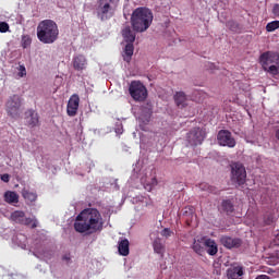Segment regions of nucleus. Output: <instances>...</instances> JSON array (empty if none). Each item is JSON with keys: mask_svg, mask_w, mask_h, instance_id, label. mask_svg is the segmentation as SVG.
I'll return each mask as SVG.
<instances>
[{"mask_svg": "<svg viewBox=\"0 0 279 279\" xmlns=\"http://www.w3.org/2000/svg\"><path fill=\"white\" fill-rule=\"evenodd\" d=\"M276 221V218L272 214H268L264 216V226H271Z\"/></svg>", "mask_w": 279, "mask_h": 279, "instance_id": "72a5a7b5", "label": "nucleus"}, {"mask_svg": "<svg viewBox=\"0 0 279 279\" xmlns=\"http://www.w3.org/2000/svg\"><path fill=\"white\" fill-rule=\"evenodd\" d=\"M192 250H194V252L196 254H198L199 256H202L204 254V246L202 245V243L199 241H194V243L192 245Z\"/></svg>", "mask_w": 279, "mask_h": 279, "instance_id": "cd10ccee", "label": "nucleus"}, {"mask_svg": "<svg viewBox=\"0 0 279 279\" xmlns=\"http://www.w3.org/2000/svg\"><path fill=\"white\" fill-rule=\"evenodd\" d=\"M279 29V21H272L266 25V32H276Z\"/></svg>", "mask_w": 279, "mask_h": 279, "instance_id": "c756f323", "label": "nucleus"}, {"mask_svg": "<svg viewBox=\"0 0 279 279\" xmlns=\"http://www.w3.org/2000/svg\"><path fill=\"white\" fill-rule=\"evenodd\" d=\"M10 32V24L8 22H0V34H5Z\"/></svg>", "mask_w": 279, "mask_h": 279, "instance_id": "e433bc0d", "label": "nucleus"}, {"mask_svg": "<svg viewBox=\"0 0 279 279\" xmlns=\"http://www.w3.org/2000/svg\"><path fill=\"white\" fill-rule=\"evenodd\" d=\"M19 71V77H25V75H27V70L24 68V65H20Z\"/></svg>", "mask_w": 279, "mask_h": 279, "instance_id": "ea45409f", "label": "nucleus"}, {"mask_svg": "<svg viewBox=\"0 0 279 279\" xmlns=\"http://www.w3.org/2000/svg\"><path fill=\"white\" fill-rule=\"evenodd\" d=\"M86 64H88V62L86 61V57H84V54H78L73 58V66L75 71H84V69H86Z\"/></svg>", "mask_w": 279, "mask_h": 279, "instance_id": "dca6fc26", "label": "nucleus"}, {"mask_svg": "<svg viewBox=\"0 0 279 279\" xmlns=\"http://www.w3.org/2000/svg\"><path fill=\"white\" fill-rule=\"evenodd\" d=\"M264 274H268L269 276H272V278H278L279 270L278 269H274V268H266L264 270Z\"/></svg>", "mask_w": 279, "mask_h": 279, "instance_id": "f704fd0d", "label": "nucleus"}, {"mask_svg": "<svg viewBox=\"0 0 279 279\" xmlns=\"http://www.w3.org/2000/svg\"><path fill=\"white\" fill-rule=\"evenodd\" d=\"M151 23H154V13L151 10L145 7H140L133 11L131 15L133 32L143 34V32H147L148 27H151Z\"/></svg>", "mask_w": 279, "mask_h": 279, "instance_id": "f03ea898", "label": "nucleus"}, {"mask_svg": "<svg viewBox=\"0 0 279 279\" xmlns=\"http://www.w3.org/2000/svg\"><path fill=\"white\" fill-rule=\"evenodd\" d=\"M199 189L201 191H206L207 193L217 194V187L209 185L208 183H201Z\"/></svg>", "mask_w": 279, "mask_h": 279, "instance_id": "bb28decb", "label": "nucleus"}, {"mask_svg": "<svg viewBox=\"0 0 279 279\" xmlns=\"http://www.w3.org/2000/svg\"><path fill=\"white\" fill-rule=\"evenodd\" d=\"M227 27L231 31V32H236L239 29V24L234 21H229L227 22Z\"/></svg>", "mask_w": 279, "mask_h": 279, "instance_id": "c9c22d12", "label": "nucleus"}, {"mask_svg": "<svg viewBox=\"0 0 279 279\" xmlns=\"http://www.w3.org/2000/svg\"><path fill=\"white\" fill-rule=\"evenodd\" d=\"M264 71L270 73V75H279V66L277 65H267Z\"/></svg>", "mask_w": 279, "mask_h": 279, "instance_id": "2f4dec72", "label": "nucleus"}, {"mask_svg": "<svg viewBox=\"0 0 279 279\" xmlns=\"http://www.w3.org/2000/svg\"><path fill=\"white\" fill-rule=\"evenodd\" d=\"M134 56V44H126L124 47L123 60L124 62H131Z\"/></svg>", "mask_w": 279, "mask_h": 279, "instance_id": "b1692460", "label": "nucleus"}, {"mask_svg": "<svg viewBox=\"0 0 279 279\" xmlns=\"http://www.w3.org/2000/svg\"><path fill=\"white\" fill-rule=\"evenodd\" d=\"M2 182H10V174L5 173L1 175Z\"/></svg>", "mask_w": 279, "mask_h": 279, "instance_id": "a19ab883", "label": "nucleus"}, {"mask_svg": "<svg viewBox=\"0 0 279 279\" xmlns=\"http://www.w3.org/2000/svg\"><path fill=\"white\" fill-rule=\"evenodd\" d=\"M255 279H270L267 275H259Z\"/></svg>", "mask_w": 279, "mask_h": 279, "instance_id": "37998d69", "label": "nucleus"}, {"mask_svg": "<svg viewBox=\"0 0 279 279\" xmlns=\"http://www.w3.org/2000/svg\"><path fill=\"white\" fill-rule=\"evenodd\" d=\"M171 234H173V231H171V229H169V228H165L161 231V236H165L166 239H169V236H171Z\"/></svg>", "mask_w": 279, "mask_h": 279, "instance_id": "4c0bfd02", "label": "nucleus"}, {"mask_svg": "<svg viewBox=\"0 0 279 279\" xmlns=\"http://www.w3.org/2000/svg\"><path fill=\"white\" fill-rule=\"evenodd\" d=\"M276 140L279 141V129L275 133Z\"/></svg>", "mask_w": 279, "mask_h": 279, "instance_id": "c03bdc74", "label": "nucleus"}, {"mask_svg": "<svg viewBox=\"0 0 279 279\" xmlns=\"http://www.w3.org/2000/svg\"><path fill=\"white\" fill-rule=\"evenodd\" d=\"M22 226H31L32 229L38 228V220L35 218H24Z\"/></svg>", "mask_w": 279, "mask_h": 279, "instance_id": "c85d7f7f", "label": "nucleus"}, {"mask_svg": "<svg viewBox=\"0 0 279 279\" xmlns=\"http://www.w3.org/2000/svg\"><path fill=\"white\" fill-rule=\"evenodd\" d=\"M118 252L120 256H130V241L128 239H121L118 242Z\"/></svg>", "mask_w": 279, "mask_h": 279, "instance_id": "f3484780", "label": "nucleus"}, {"mask_svg": "<svg viewBox=\"0 0 279 279\" xmlns=\"http://www.w3.org/2000/svg\"><path fill=\"white\" fill-rule=\"evenodd\" d=\"M60 36V28L53 20H44L37 25V38L43 45H53Z\"/></svg>", "mask_w": 279, "mask_h": 279, "instance_id": "7ed1b4c3", "label": "nucleus"}, {"mask_svg": "<svg viewBox=\"0 0 279 279\" xmlns=\"http://www.w3.org/2000/svg\"><path fill=\"white\" fill-rule=\"evenodd\" d=\"M187 142L190 145L196 147V145H202L204 143V138H206V134L202 129L199 128H194L187 133Z\"/></svg>", "mask_w": 279, "mask_h": 279, "instance_id": "9d476101", "label": "nucleus"}, {"mask_svg": "<svg viewBox=\"0 0 279 279\" xmlns=\"http://www.w3.org/2000/svg\"><path fill=\"white\" fill-rule=\"evenodd\" d=\"M117 12V0H97L96 14L99 21H110Z\"/></svg>", "mask_w": 279, "mask_h": 279, "instance_id": "20e7f679", "label": "nucleus"}, {"mask_svg": "<svg viewBox=\"0 0 279 279\" xmlns=\"http://www.w3.org/2000/svg\"><path fill=\"white\" fill-rule=\"evenodd\" d=\"M272 14H274V16L279 19V3H275L274 4V7H272Z\"/></svg>", "mask_w": 279, "mask_h": 279, "instance_id": "58836bf2", "label": "nucleus"}, {"mask_svg": "<svg viewBox=\"0 0 279 279\" xmlns=\"http://www.w3.org/2000/svg\"><path fill=\"white\" fill-rule=\"evenodd\" d=\"M279 263V251L276 253V256H270L267 259V265L276 266Z\"/></svg>", "mask_w": 279, "mask_h": 279, "instance_id": "473e14b6", "label": "nucleus"}, {"mask_svg": "<svg viewBox=\"0 0 279 279\" xmlns=\"http://www.w3.org/2000/svg\"><path fill=\"white\" fill-rule=\"evenodd\" d=\"M186 94L184 92H177L174 95V104L180 108H184L186 106Z\"/></svg>", "mask_w": 279, "mask_h": 279, "instance_id": "5701e85b", "label": "nucleus"}, {"mask_svg": "<svg viewBox=\"0 0 279 279\" xmlns=\"http://www.w3.org/2000/svg\"><path fill=\"white\" fill-rule=\"evenodd\" d=\"M243 276H245V269L243 266H231L227 269L228 279H243Z\"/></svg>", "mask_w": 279, "mask_h": 279, "instance_id": "4468645a", "label": "nucleus"}, {"mask_svg": "<svg viewBox=\"0 0 279 279\" xmlns=\"http://www.w3.org/2000/svg\"><path fill=\"white\" fill-rule=\"evenodd\" d=\"M151 114H154V106L151 102H145L140 107L138 123L143 132H147V125L151 121Z\"/></svg>", "mask_w": 279, "mask_h": 279, "instance_id": "0eeeda50", "label": "nucleus"}, {"mask_svg": "<svg viewBox=\"0 0 279 279\" xmlns=\"http://www.w3.org/2000/svg\"><path fill=\"white\" fill-rule=\"evenodd\" d=\"M122 36L126 44H134V40H136V33L130 26L122 29Z\"/></svg>", "mask_w": 279, "mask_h": 279, "instance_id": "6ab92c4d", "label": "nucleus"}, {"mask_svg": "<svg viewBox=\"0 0 279 279\" xmlns=\"http://www.w3.org/2000/svg\"><path fill=\"white\" fill-rule=\"evenodd\" d=\"M259 64L263 69H267L269 64H279L278 52L266 51L259 56Z\"/></svg>", "mask_w": 279, "mask_h": 279, "instance_id": "9b49d317", "label": "nucleus"}, {"mask_svg": "<svg viewBox=\"0 0 279 279\" xmlns=\"http://www.w3.org/2000/svg\"><path fill=\"white\" fill-rule=\"evenodd\" d=\"M221 208H222L223 213H226L227 215H232V213H234V205L232 204V201H230V199L222 201Z\"/></svg>", "mask_w": 279, "mask_h": 279, "instance_id": "a878e982", "label": "nucleus"}, {"mask_svg": "<svg viewBox=\"0 0 279 279\" xmlns=\"http://www.w3.org/2000/svg\"><path fill=\"white\" fill-rule=\"evenodd\" d=\"M129 93L134 101H145L147 99V87L141 81H132Z\"/></svg>", "mask_w": 279, "mask_h": 279, "instance_id": "6e6552de", "label": "nucleus"}, {"mask_svg": "<svg viewBox=\"0 0 279 279\" xmlns=\"http://www.w3.org/2000/svg\"><path fill=\"white\" fill-rule=\"evenodd\" d=\"M4 202H7V204H19V194L16 192L7 191L4 193Z\"/></svg>", "mask_w": 279, "mask_h": 279, "instance_id": "393cba45", "label": "nucleus"}, {"mask_svg": "<svg viewBox=\"0 0 279 279\" xmlns=\"http://www.w3.org/2000/svg\"><path fill=\"white\" fill-rule=\"evenodd\" d=\"M153 248L155 254H159L161 258H165V244H162V240H160V238L154 240Z\"/></svg>", "mask_w": 279, "mask_h": 279, "instance_id": "412c9836", "label": "nucleus"}, {"mask_svg": "<svg viewBox=\"0 0 279 279\" xmlns=\"http://www.w3.org/2000/svg\"><path fill=\"white\" fill-rule=\"evenodd\" d=\"M22 106L23 98L19 94L10 96L5 102L7 114H9V117H12V119H19V117H21Z\"/></svg>", "mask_w": 279, "mask_h": 279, "instance_id": "39448f33", "label": "nucleus"}, {"mask_svg": "<svg viewBox=\"0 0 279 279\" xmlns=\"http://www.w3.org/2000/svg\"><path fill=\"white\" fill-rule=\"evenodd\" d=\"M77 110H80V95L73 94L66 105L68 117H75Z\"/></svg>", "mask_w": 279, "mask_h": 279, "instance_id": "f8f14e48", "label": "nucleus"}, {"mask_svg": "<svg viewBox=\"0 0 279 279\" xmlns=\"http://www.w3.org/2000/svg\"><path fill=\"white\" fill-rule=\"evenodd\" d=\"M22 197L25 199L26 204H34L36 199H38V194L36 192H32L29 190H22Z\"/></svg>", "mask_w": 279, "mask_h": 279, "instance_id": "aec40b11", "label": "nucleus"}, {"mask_svg": "<svg viewBox=\"0 0 279 279\" xmlns=\"http://www.w3.org/2000/svg\"><path fill=\"white\" fill-rule=\"evenodd\" d=\"M151 186H157L158 185V180L156 178L151 179Z\"/></svg>", "mask_w": 279, "mask_h": 279, "instance_id": "79ce46f5", "label": "nucleus"}, {"mask_svg": "<svg viewBox=\"0 0 279 279\" xmlns=\"http://www.w3.org/2000/svg\"><path fill=\"white\" fill-rule=\"evenodd\" d=\"M204 246L206 247V252L209 254V256H216L217 252H219L217 242H215L213 239L205 240Z\"/></svg>", "mask_w": 279, "mask_h": 279, "instance_id": "a211bd4d", "label": "nucleus"}, {"mask_svg": "<svg viewBox=\"0 0 279 279\" xmlns=\"http://www.w3.org/2000/svg\"><path fill=\"white\" fill-rule=\"evenodd\" d=\"M32 45V37L29 35L22 36V47L23 49H27Z\"/></svg>", "mask_w": 279, "mask_h": 279, "instance_id": "7c9ffc66", "label": "nucleus"}, {"mask_svg": "<svg viewBox=\"0 0 279 279\" xmlns=\"http://www.w3.org/2000/svg\"><path fill=\"white\" fill-rule=\"evenodd\" d=\"M220 243L223 245V247H227V250H232V248H239L241 245H243V241L239 238H232L229 235H222L220 238Z\"/></svg>", "mask_w": 279, "mask_h": 279, "instance_id": "ddd939ff", "label": "nucleus"}, {"mask_svg": "<svg viewBox=\"0 0 279 279\" xmlns=\"http://www.w3.org/2000/svg\"><path fill=\"white\" fill-rule=\"evenodd\" d=\"M247 181V171L245 166L241 162H233L231 165V182L238 184V186H243Z\"/></svg>", "mask_w": 279, "mask_h": 279, "instance_id": "423d86ee", "label": "nucleus"}, {"mask_svg": "<svg viewBox=\"0 0 279 279\" xmlns=\"http://www.w3.org/2000/svg\"><path fill=\"white\" fill-rule=\"evenodd\" d=\"M218 145L221 147H236V140L232 137V133L228 130H220L217 135Z\"/></svg>", "mask_w": 279, "mask_h": 279, "instance_id": "1a4fd4ad", "label": "nucleus"}, {"mask_svg": "<svg viewBox=\"0 0 279 279\" xmlns=\"http://www.w3.org/2000/svg\"><path fill=\"white\" fill-rule=\"evenodd\" d=\"M74 230L80 234H95L104 230V217L97 208H85L77 216L74 222Z\"/></svg>", "mask_w": 279, "mask_h": 279, "instance_id": "f257e3e1", "label": "nucleus"}, {"mask_svg": "<svg viewBox=\"0 0 279 279\" xmlns=\"http://www.w3.org/2000/svg\"><path fill=\"white\" fill-rule=\"evenodd\" d=\"M11 221H14V223H20V226H23V222L25 220V211L23 210H15L10 216Z\"/></svg>", "mask_w": 279, "mask_h": 279, "instance_id": "4be33fe9", "label": "nucleus"}, {"mask_svg": "<svg viewBox=\"0 0 279 279\" xmlns=\"http://www.w3.org/2000/svg\"><path fill=\"white\" fill-rule=\"evenodd\" d=\"M26 119H27V125L29 128H36V125H38L39 123V117H38V112H36L34 109H28L26 111Z\"/></svg>", "mask_w": 279, "mask_h": 279, "instance_id": "2eb2a0df", "label": "nucleus"}]
</instances>
